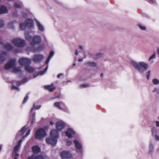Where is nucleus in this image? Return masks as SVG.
I'll return each mask as SVG.
<instances>
[{
  "mask_svg": "<svg viewBox=\"0 0 159 159\" xmlns=\"http://www.w3.org/2000/svg\"><path fill=\"white\" fill-rule=\"evenodd\" d=\"M4 21L1 19H0V28H2L4 26Z\"/></svg>",
  "mask_w": 159,
  "mask_h": 159,
  "instance_id": "nucleus-43",
  "label": "nucleus"
},
{
  "mask_svg": "<svg viewBox=\"0 0 159 159\" xmlns=\"http://www.w3.org/2000/svg\"><path fill=\"white\" fill-rule=\"evenodd\" d=\"M41 106L40 105L37 106L36 107H35V105H34L33 107L32 108L31 110V112H32L35 108H36V109L38 110L40 108Z\"/></svg>",
  "mask_w": 159,
  "mask_h": 159,
  "instance_id": "nucleus-34",
  "label": "nucleus"
},
{
  "mask_svg": "<svg viewBox=\"0 0 159 159\" xmlns=\"http://www.w3.org/2000/svg\"><path fill=\"white\" fill-rule=\"evenodd\" d=\"M7 53L4 51H2L0 53V63H3L6 60L7 57Z\"/></svg>",
  "mask_w": 159,
  "mask_h": 159,
  "instance_id": "nucleus-13",
  "label": "nucleus"
},
{
  "mask_svg": "<svg viewBox=\"0 0 159 159\" xmlns=\"http://www.w3.org/2000/svg\"><path fill=\"white\" fill-rule=\"evenodd\" d=\"M153 136L154 137L155 139L157 141H159V135H158L157 134H156Z\"/></svg>",
  "mask_w": 159,
  "mask_h": 159,
  "instance_id": "nucleus-45",
  "label": "nucleus"
},
{
  "mask_svg": "<svg viewBox=\"0 0 159 159\" xmlns=\"http://www.w3.org/2000/svg\"><path fill=\"white\" fill-rule=\"evenodd\" d=\"M46 135L44 129L40 128L37 130L35 132L34 137L37 139H40Z\"/></svg>",
  "mask_w": 159,
  "mask_h": 159,
  "instance_id": "nucleus-5",
  "label": "nucleus"
},
{
  "mask_svg": "<svg viewBox=\"0 0 159 159\" xmlns=\"http://www.w3.org/2000/svg\"><path fill=\"white\" fill-rule=\"evenodd\" d=\"M28 159H45V157L42 155L36 156L34 154L31 156L28 157Z\"/></svg>",
  "mask_w": 159,
  "mask_h": 159,
  "instance_id": "nucleus-17",
  "label": "nucleus"
},
{
  "mask_svg": "<svg viewBox=\"0 0 159 159\" xmlns=\"http://www.w3.org/2000/svg\"><path fill=\"white\" fill-rule=\"evenodd\" d=\"M156 52H154L152 55L150 57V61L156 58Z\"/></svg>",
  "mask_w": 159,
  "mask_h": 159,
  "instance_id": "nucleus-38",
  "label": "nucleus"
},
{
  "mask_svg": "<svg viewBox=\"0 0 159 159\" xmlns=\"http://www.w3.org/2000/svg\"><path fill=\"white\" fill-rule=\"evenodd\" d=\"M76 65V64L74 63L73 64V66H75Z\"/></svg>",
  "mask_w": 159,
  "mask_h": 159,
  "instance_id": "nucleus-62",
  "label": "nucleus"
},
{
  "mask_svg": "<svg viewBox=\"0 0 159 159\" xmlns=\"http://www.w3.org/2000/svg\"><path fill=\"white\" fill-rule=\"evenodd\" d=\"M77 152L78 153V154H80L82 153V151L81 150L79 151H77Z\"/></svg>",
  "mask_w": 159,
  "mask_h": 159,
  "instance_id": "nucleus-55",
  "label": "nucleus"
},
{
  "mask_svg": "<svg viewBox=\"0 0 159 159\" xmlns=\"http://www.w3.org/2000/svg\"><path fill=\"white\" fill-rule=\"evenodd\" d=\"M19 62L20 64L25 66V67L28 65H30L31 63V60L30 59L22 57L20 59Z\"/></svg>",
  "mask_w": 159,
  "mask_h": 159,
  "instance_id": "nucleus-8",
  "label": "nucleus"
},
{
  "mask_svg": "<svg viewBox=\"0 0 159 159\" xmlns=\"http://www.w3.org/2000/svg\"><path fill=\"white\" fill-rule=\"evenodd\" d=\"M157 54L159 56V48H158L157 49Z\"/></svg>",
  "mask_w": 159,
  "mask_h": 159,
  "instance_id": "nucleus-58",
  "label": "nucleus"
},
{
  "mask_svg": "<svg viewBox=\"0 0 159 159\" xmlns=\"http://www.w3.org/2000/svg\"><path fill=\"white\" fill-rule=\"evenodd\" d=\"M43 58V56L40 54L35 55L32 57L33 61L35 62H39Z\"/></svg>",
  "mask_w": 159,
  "mask_h": 159,
  "instance_id": "nucleus-12",
  "label": "nucleus"
},
{
  "mask_svg": "<svg viewBox=\"0 0 159 159\" xmlns=\"http://www.w3.org/2000/svg\"><path fill=\"white\" fill-rule=\"evenodd\" d=\"M25 39L28 41H30L31 40H32V38L30 35L29 33L28 32H26L25 33Z\"/></svg>",
  "mask_w": 159,
  "mask_h": 159,
  "instance_id": "nucleus-27",
  "label": "nucleus"
},
{
  "mask_svg": "<svg viewBox=\"0 0 159 159\" xmlns=\"http://www.w3.org/2000/svg\"><path fill=\"white\" fill-rule=\"evenodd\" d=\"M79 48L81 50H83V47L82 46H80L79 47Z\"/></svg>",
  "mask_w": 159,
  "mask_h": 159,
  "instance_id": "nucleus-56",
  "label": "nucleus"
},
{
  "mask_svg": "<svg viewBox=\"0 0 159 159\" xmlns=\"http://www.w3.org/2000/svg\"><path fill=\"white\" fill-rule=\"evenodd\" d=\"M75 133V131L70 128L68 129L66 133V135L69 138H71L72 137Z\"/></svg>",
  "mask_w": 159,
  "mask_h": 159,
  "instance_id": "nucleus-15",
  "label": "nucleus"
},
{
  "mask_svg": "<svg viewBox=\"0 0 159 159\" xmlns=\"http://www.w3.org/2000/svg\"><path fill=\"white\" fill-rule=\"evenodd\" d=\"M103 73H101L100 75V76L101 77H102V76H103Z\"/></svg>",
  "mask_w": 159,
  "mask_h": 159,
  "instance_id": "nucleus-61",
  "label": "nucleus"
},
{
  "mask_svg": "<svg viewBox=\"0 0 159 159\" xmlns=\"http://www.w3.org/2000/svg\"><path fill=\"white\" fill-rule=\"evenodd\" d=\"M25 23H21L20 24V28L21 30H25L26 27L30 29H31L34 28V25L33 21L32 20L28 19L25 21Z\"/></svg>",
  "mask_w": 159,
  "mask_h": 159,
  "instance_id": "nucleus-4",
  "label": "nucleus"
},
{
  "mask_svg": "<svg viewBox=\"0 0 159 159\" xmlns=\"http://www.w3.org/2000/svg\"><path fill=\"white\" fill-rule=\"evenodd\" d=\"M32 111L31 112V111H30V115H31L32 118H34L35 116V113H32Z\"/></svg>",
  "mask_w": 159,
  "mask_h": 159,
  "instance_id": "nucleus-48",
  "label": "nucleus"
},
{
  "mask_svg": "<svg viewBox=\"0 0 159 159\" xmlns=\"http://www.w3.org/2000/svg\"><path fill=\"white\" fill-rule=\"evenodd\" d=\"M75 55H78V51L77 50H76V51H75Z\"/></svg>",
  "mask_w": 159,
  "mask_h": 159,
  "instance_id": "nucleus-57",
  "label": "nucleus"
},
{
  "mask_svg": "<svg viewBox=\"0 0 159 159\" xmlns=\"http://www.w3.org/2000/svg\"><path fill=\"white\" fill-rule=\"evenodd\" d=\"M72 144V142L69 139H67L66 140V144L67 146H70Z\"/></svg>",
  "mask_w": 159,
  "mask_h": 159,
  "instance_id": "nucleus-40",
  "label": "nucleus"
},
{
  "mask_svg": "<svg viewBox=\"0 0 159 159\" xmlns=\"http://www.w3.org/2000/svg\"><path fill=\"white\" fill-rule=\"evenodd\" d=\"M82 60H83V59H79V60H78V61L80 62V61H82Z\"/></svg>",
  "mask_w": 159,
  "mask_h": 159,
  "instance_id": "nucleus-59",
  "label": "nucleus"
},
{
  "mask_svg": "<svg viewBox=\"0 0 159 159\" xmlns=\"http://www.w3.org/2000/svg\"><path fill=\"white\" fill-rule=\"evenodd\" d=\"M150 4L155 5L157 4V3L156 0H150Z\"/></svg>",
  "mask_w": 159,
  "mask_h": 159,
  "instance_id": "nucleus-39",
  "label": "nucleus"
},
{
  "mask_svg": "<svg viewBox=\"0 0 159 159\" xmlns=\"http://www.w3.org/2000/svg\"><path fill=\"white\" fill-rule=\"evenodd\" d=\"M61 156L62 159H68L72 157V155L68 151H64L61 153Z\"/></svg>",
  "mask_w": 159,
  "mask_h": 159,
  "instance_id": "nucleus-11",
  "label": "nucleus"
},
{
  "mask_svg": "<svg viewBox=\"0 0 159 159\" xmlns=\"http://www.w3.org/2000/svg\"><path fill=\"white\" fill-rule=\"evenodd\" d=\"M54 52L53 51L50 52L49 56L46 61V64H48L49 63L51 58L54 56Z\"/></svg>",
  "mask_w": 159,
  "mask_h": 159,
  "instance_id": "nucleus-23",
  "label": "nucleus"
},
{
  "mask_svg": "<svg viewBox=\"0 0 159 159\" xmlns=\"http://www.w3.org/2000/svg\"><path fill=\"white\" fill-rule=\"evenodd\" d=\"M25 69L27 71L30 73L33 72L34 70V68L33 67L30 66L29 65L26 66L25 67Z\"/></svg>",
  "mask_w": 159,
  "mask_h": 159,
  "instance_id": "nucleus-24",
  "label": "nucleus"
},
{
  "mask_svg": "<svg viewBox=\"0 0 159 159\" xmlns=\"http://www.w3.org/2000/svg\"><path fill=\"white\" fill-rule=\"evenodd\" d=\"M89 85L88 84H81L80 85V87L81 88H84L89 87Z\"/></svg>",
  "mask_w": 159,
  "mask_h": 159,
  "instance_id": "nucleus-35",
  "label": "nucleus"
},
{
  "mask_svg": "<svg viewBox=\"0 0 159 159\" xmlns=\"http://www.w3.org/2000/svg\"><path fill=\"white\" fill-rule=\"evenodd\" d=\"M62 75V74H60L58 75L57 77L58 78H59Z\"/></svg>",
  "mask_w": 159,
  "mask_h": 159,
  "instance_id": "nucleus-54",
  "label": "nucleus"
},
{
  "mask_svg": "<svg viewBox=\"0 0 159 159\" xmlns=\"http://www.w3.org/2000/svg\"><path fill=\"white\" fill-rule=\"evenodd\" d=\"M36 24L40 32H44L45 28L43 25L38 21L36 20Z\"/></svg>",
  "mask_w": 159,
  "mask_h": 159,
  "instance_id": "nucleus-16",
  "label": "nucleus"
},
{
  "mask_svg": "<svg viewBox=\"0 0 159 159\" xmlns=\"http://www.w3.org/2000/svg\"><path fill=\"white\" fill-rule=\"evenodd\" d=\"M27 79L26 78H24L22 80L20 81L17 82L16 83L17 86H19L21 84L24 83L27 81Z\"/></svg>",
  "mask_w": 159,
  "mask_h": 159,
  "instance_id": "nucleus-30",
  "label": "nucleus"
},
{
  "mask_svg": "<svg viewBox=\"0 0 159 159\" xmlns=\"http://www.w3.org/2000/svg\"><path fill=\"white\" fill-rule=\"evenodd\" d=\"M4 47L7 50H10L12 49V47L11 45L8 43L4 44Z\"/></svg>",
  "mask_w": 159,
  "mask_h": 159,
  "instance_id": "nucleus-25",
  "label": "nucleus"
},
{
  "mask_svg": "<svg viewBox=\"0 0 159 159\" xmlns=\"http://www.w3.org/2000/svg\"><path fill=\"white\" fill-rule=\"evenodd\" d=\"M35 121V120L34 118H32V120H31V123L32 124H33V123H34V122Z\"/></svg>",
  "mask_w": 159,
  "mask_h": 159,
  "instance_id": "nucleus-53",
  "label": "nucleus"
},
{
  "mask_svg": "<svg viewBox=\"0 0 159 159\" xmlns=\"http://www.w3.org/2000/svg\"><path fill=\"white\" fill-rule=\"evenodd\" d=\"M65 126V124L63 121H60L56 123V128L59 131L62 130L64 128Z\"/></svg>",
  "mask_w": 159,
  "mask_h": 159,
  "instance_id": "nucleus-14",
  "label": "nucleus"
},
{
  "mask_svg": "<svg viewBox=\"0 0 159 159\" xmlns=\"http://www.w3.org/2000/svg\"><path fill=\"white\" fill-rule=\"evenodd\" d=\"M137 26L141 30H146V27L143 25L139 24Z\"/></svg>",
  "mask_w": 159,
  "mask_h": 159,
  "instance_id": "nucleus-31",
  "label": "nucleus"
},
{
  "mask_svg": "<svg viewBox=\"0 0 159 159\" xmlns=\"http://www.w3.org/2000/svg\"><path fill=\"white\" fill-rule=\"evenodd\" d=\"M22 4L20 1H18L15 2L14 4V7L15 8H20L22 7Z\"/></svg>",
  "mask_w": 159,
  "mask_h": 159,
  "instance_id": "nucleus-22",
  "label": "nucleus"
},
{
  "mask_svg": "<svg viewBox=\"0 0 159 159\" xmlns=\"http://www.w3.org/2000/svg\"><path fill=\"white\" fill-rule=\"evenodd\" d=\"M11 89L12 90H16V91H19V88L16 87L14 86H13L11 88Z\"/></svg>",
  "mask_w": 159,
  "mask_h": 159,
  "instance_id": "nucleus-44",
  "label": "nucleus"
},
{
  "mask_svg": "<svg viewBox=\"0 0 159 159\" xmlns=\"http://www.w3.org/2000/svg\"><path fill=\"white\" fill-rule=\"evenodd\" d=\"M153 145L152 144H150V154L152 153L154 150Z\"/></svg>",
  "mask_w": 159,
  "mask_h": 159,
  "instance_id": "nucleus-36",
  "label": "nucleus"
},
{
  "mask_svg": "<svg viewBox=\"0 0 159 159\" xmlns=\"http://www.w3.org/2000/svg\"><path fill=\"white\" fill-rule=\"evenodd\" d=\"M21 71V69L20 67H14L13 70V72L15 73H19Z\"/></svg>",
  "mask_w": 159,
  "mask_h": 159,
  "instance_id": "nucleus-32",
  "label": "nucleus"
},
{
  "mask_svg": "<svg viewBox=\"0 0 159 159\" xmlns=\"http://www.w3.org/2000/svg\"><path fill=\"white\" fill-rule=\"evenodd\" d=\"M153 84L157 85L159 84V80L157 79H154L152 80Z\"/></svg>",
  "mask_w": 159,
  "mask_h": 159,
  "instance_id": "nucleus-33",
  "label": "nucleus"
},
{
  "mask_svg": "<svg viewBox=\"0 0 159 159\" xmlns=\"http://www.w3.org/2000/svg\"><path fill=\"white\" fill-rule=\"evenodd\" d=\"M16 61L15 59L10 60L4 66V69L6 70L13 68L15 66Z\"/></svg>",
  "mask_w": 159,
  "mask_h": 159,
  "instance_id": "nucleus-10",
  "label": "nucleus"
},
{
  "mask_svg": "<svg viewBox=\"0 0 159 159\" xmlns=\"http://www.w3.org/2000/svg\"><path fill=\"white\" fill-rule=\"evenodd\" d=\"M21 16L24 18L26 17L27 16V14L25 12L22 11L21 12Z\"/></svg>",
  "mask_w": 159,
  "mask_h": 159,
  "instance_id": "nucleus-41",
  "label": "nucleus"
},
{
  "mask_svg": "<svg viewBox=\"0 0 159 159\" xmlns=\"http://www.w3.org/2000/svg\"><path fill=\"white\" fill-rule=\"evenodd\" d=\"M85 65L91 67H95L97 66V64L93 62H87L85 63Z\"/></svg>",
  "mask_w": 159,
  "mask_h": 159,
  "instance_id": "nucleus-26",
  "label": "nucleus"
},
{
  "mask_svg": "<svg viewBox=\"0 0 159 159\" xmlns=\"http://www.w3.org/2000/svg\"><path fill=\"white\" fill-rule=\"evenodd\" d=\"M58 98V97H56V98Z\"/></svg>",
  "mask_w": 159,
  "mask_h": 159,
  "instance_id": "nucleus-64",
  "label": "nucleus"
},
{
  "mask_svg": "<svg viewBox=\"0 0 159 159\" xmlns=\"http://www.w3.org/2000/svg\"><path fill=\"white\" fill-rule=\"evenodd\" d=\"M151 131L153 136L157 134V133L158 132L157 128L156 127H153L151 130Z\"/></svg>",
  "mask_w": 159,
  "mask_h": 159,
  "instance_id": "nucleus-29",
  "label": "nucleus"
},
{
  "mask_svg": "<svg viewBox=\"0 0 159 159\" xmlns=\"http://www.w3.org/2000/svg\"><path fill=\"white\" fill-rule=\"evenodd\" d=\"M103 54L102 53H98L96 55V57L97 58H99L102 57Z\"/></svg>",
  "mask_w": 159,
  "mask_h": 159,
  "instance_id": "nucleus-46",
  "label": "nucleus"
},
{
  "mask_svg": "<svg viewBox=\"0 0 159 159\" xmlns=\"http://www.w3.org/2000/svg\"><path fill=\"white\" fill-rule=\"evenodd\" d=\"M16 21L10 22L8 23V27L11 29L12 30H14V24L16 23Z\"/></svg>",
  "mask_w": 159,
  "mask_h": 159,
  "instance_id": "nucleus-28",
  "label": "nucleus"
},
{
  "mask_svg": "<svg viewBox=\"0 0 159 159\" xmlns=\"http://www.w3.org/2000/svg\"><path fill=\"white\" fill-rule=\"evenodd\" d=\"M28 97L27 96H26L24 98V100L23 101V103H25L28 100Z\"/></svg>",
  "mask_w": 159,
  "mask_h": 159,
  "instance_id": "nucleus-49",
  "label": "nucleus"
},
{
  "mask_svg": "<svg viewBox=\"0 0 159 159\" xmlns=\"http://www.w3.org/2000/svg\"><path fill=\"white\" fill-rule=\"evenodd\" d=\"M130 63L140 74L145 76L148 80L149 70H148V63L143 61L137 62L134 60H131L130 61Z\"/></svg>",
  "mask_w": 159,
  "mask_h": 159,
  "instance_id": "nucleus-2",
  "label": "nucleus"
},
{
  "mask_svg": "<svg viewBox=\"0 0 159 159\" xmlns=\"http://www.w3.org/2000/svg\"><path fill=\"white\" fill-rule=\"evenodd\" d=\"M48 66H47L43 70L41 71L40 72V74H41V75H43L44 73H45L47 71L48 69Z\"/></svg>",
  "mask_w": 159,
  "mask_h": 159,
  "instance_id": "nucleus-42",
  "label": "nucleus"
},
{
  "mask_svg": "<svg viewBox=\"0 0 159 159\" xmlns=\"http://www.w3.org/2000/svg\"><path fill=\"white\" fill-rule=\"evenodd\" d=\"M30 131V129L29 128L25 126L17 133L16 139L17 140L19 139L20 140L18 142L17 144L15 147L12 152V156L14 159H17V157H19V154H18L17 152L19 148L21 146L22 140L29 135Z\"/></svg>",
  "mask_w": 159,
  "mask_h": 159,
  "instance_id": "nucleus-1",
  "label": "nucleus"
},
{
  "mask_svg": "<svg viewBox=\"0 0 159 159\" xmlns=\"http://www.w3.org/2000/svg\"><path fill=\"white\" fill-rule=\"evenodd\" d=\"M156 125L157 127H159V121H155Z\"/></svg>",
  "mask_w": 159,
  "mask_h": 159,
  "instance_id": "nucleus-50",
  "label": "nucleus"
},
{
  "mask_svg": "<svg viewBox=\"0 0 159 159\" xmlns=\"http://www.w3.org/2000/svg\"><path fill=\"white\" fill-rule=\"evenodd\" d=\"M153 92H156L157 93H158L159 92V89H157V88H155L153 90Z\"/></svg>",
  "mask_w": 159,
  "mask_h": 159,
  "instance_id": "nucleus-47",
  "label": "nucleus"
},
{
  "mask_svg": "<svg viewBox=\"0 0 159 159\" xmlns=\"http://www.w3.org/2000/svg\"><path fill=\"white\" fill-rule=\"evenodd\" d=\"M13 15L15 17H17V16H18L17 14V13L16 12H14L13 13Z\"/></svg>",
  "mask_w": 159,
  "mask_h": 159,
  "instance_id": "nucleus-52",
  "label": "nucleus"
},
{
  "mask_svg": "<svg viewBox=\"0 0 159 159\" xmlns=\"http://www.w3.org/2000/svg\"><path fill=\"white\" fill-rule=\"evenodd\" d=\"M8 12V9L5 6L2 5L0 7V14H6Z\"/></svg>",
  "mask_w": 159,
  "mask_h": 159,
  "instance_id": "nucleus-18",
  "label": "nucleus"
},
{
  "mask_svg": "<svg viewBox=\"0 0 159 159\" xmlns=\"http://www.w3.org/2000/svg\"><path fill=\"white\" fill-rule=\"evenodd\" d=\"M44 87L45 89H47L51 92H53L55 89V87H54V85L52 84L50 85L45 86Z\"/></svg>",
  "mask_w": 159,
  "mask_h": 159,
  "instance_id": "nucleus-19",
  "label": "nucleus"
},
{
  "mask_svg": "<svg viewBox=\"0 0 159 159\" xmlns=\"http://www.w3.org/2000/svg\"><path fill=\"white\" fill-rule=\"evenodd\" d=\"M61 104V102H56L54 103V105L56 107H58L59 109H61V107H60V105Z\"/></svg>",
  "mask_w": 159,
  "mask_h": 159,
  "instance_id": "nucleus-37",
  "label": "nucleus"
},
{
  "mask_svg": "<svg viewBox=\"0 0 159 159\" xmlns=\"http://www.w3.org/2000/svg\"><path fill=\"white\" fill-rule=\"evenodd\" d=\"M42 41L41 37L40 36L35 35L32 38L30 42L31 47H34L36 45L40 44Z\"/></svg>",
  "mask_w": 159,
  "mask_h": 159,
  "instance_id": "nucleus-7",
  "label": "nucleus"
},
{
  "mask_svg": "<svg viewBox=\"0 0 159 159\" xmlns=\"http://www.w3.org/2000/svg\"><path fill=\"white\" fill-rule=\"evenodd\" d=\"M33 152L34 153H38L40 152V148L37 146H34L32 148Z\"/></svg>",
  "mask_w": 159,
  "mask_h": 159,
  "instance_id": "nucleus-21",
  "label": "nucleus"
},
{
  "mask_svg": "<svg viewBox=\"0 0 159 159\" xmlns=\"http://www.w3.org/2000/svg\"><path fill=\"white\" fill-rule=\"evenodd\" d=\"M12 43L14 45L18 47H23L25 45V41L20 38L14 39L12 40Z\"/></svg>",
  "mask_w": 159,
  "mask_h": 159,
  "instance_id": "nucleus-6",
  "label": "nucleus"
},
{
  "mask_svg": "<svg viewBox=\"0 0 159 159\" xmlns=\"http://www.w3.org/2000/svg\"><path fill=\"white\" fill-rule=\"evenodd\" d=\"M20 51H16V52H19Z\"/></svg>",
  "mask_w": 159,
  "mask_h": 159,
  "instance_id": "nucleus-63",
  "label": "nucleus"
},
{
  "mask_svg": "<svg viewBox=\"0 0 159 159\" xmlns=\"http://www.w3.org/2000/svg\"><path fill=\"white\" fill-rule=\"evenodd\" d=\"M74 143L75 144L76 148L79 150H80L82 148V146L80 143L77 141L75 140L74 141Z\"/></svg>",
  "mask_w": 159,
  "mask_h": 159,
  "instance_id": "nucleus-20",
  "label": "nucleus"
},
{
  "mask_svg": "<svg viewBox=\"0 0 159 159\" xmlns=\"http://www.w3.org/2000/svg\"><path fill=\"white\" fill-rule=\"evenodd\" d=\"M50 137L46 139V141L48 144L54 146L57 143L59 138V134L58 131L55 129L52 130L50 133Z\"/></svg>",
  "mask_w": 159,
  "mask_h": 159,
  "instance_id": "nucleus-3",
  "label": "nucleus"
},
{
  "mask_svg": "<svg viewBox=\"0 0 159 159\" xmlns=\"http://www.w3.org/2000/svg\"><path fill=\"white\" fill-rule=\"evenodd\" d=\"M39 75V74L38 73H35V74H34V78H36V77H37L38 75Z\"/></svg>",
  "mask_w": 159,
  "mask_h": 159,
  "instance_id": "nucleus-51",
  "label": "nucleus"
},
{
  "mask_svg": "<svg viewBox=\"0 0 159 159\" xmlns=\"http://www.w3.org/2000/svg\"><path fill=\"white\" fill-rule=\"evenodd\" d=\"M50 124L51 125H52L54 124V123L52 121H51L50 122Z\"/></svg>",
  "mask_w": 159,
  "mask_h": 159,
  "instance_id": "nucleus-60",
  "label": "nucleus"
},
{
  "mask_svg": "<svg viewBox=\"0 0 159 159\" xmlns=\"http://www.w3.org/2000/svg\"><path fill=\"white\" fill-rule=\"evenodd\" d=\"M45 48V47L43 45H41L38 47L35 48L34 47L29 48L27 50H31L33 52H39L43 51Z\"/></svg>",
  "mask_w": 159,
  "mask_h": 159,
  "instance_id": "nucleus-9",
  "label": "nucleus"
}]
</instances>
